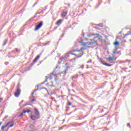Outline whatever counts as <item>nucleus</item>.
I'll list each match as a JSON object with an SVG mask.
<instances>
[{"mask_svg":"<svg viewBox=\"0 0 131 131\" xmlns=\"http://www.w3.org/2000/svg\"><path fill=\"white\" fill-rule=\"evenodd\" d=\"M111 66H112V64H107V67H110Z\"/></svg>","mask_w":131,"mask_h":131,"instance_id":"nucleus-24","label":"nucleus"},{"mask_svg":"<svg viewBox=\"0 0 131 131\" xmlns=\"http://www.w3.org/2000/svg\"><path fill=\"white\" fill-rule=\"evenodd\" d=\"M20 93H21V90H20V88H17L16 91L14 93L15 97H16V98H18V97L20 96Z\"/></svg>","mask_w":131,"mask_h":131,"instance_id":"nucleus-5","label":"nucleus"},{"mask_svg":"<svg viewBox=\"0 0 131 131\" xmlns=\"http://www.w3.org/2000/svg\"><path fill=\"white\" fill-rule=\"evenodd\" d=\"M68 105L69 106H71V102H69Z\"/></svg>","mask_w":131,"mask_h":131,"instance_id":"nucleus-25","label":"nucleus"},{"mask_svg":"<svg viewBox=\"0 0 131 131\" xmlns=\"http://www.w3.org/2000/svg\"><path fill=\"white\" fill-rule=\"evenodd\" d=\"M66 59H67V58H66L64 55V57H61L60 58H59V60H60V62H62V61H64V60H66Z\"/></svg>","mask_w":131,"mask_h":131,"instance_id":"nucleus-11","label":"nucleus"},{"mask_svg":"<svg viewBox=\"0 0 131 131\" xmlns=\"http://www.w3.org/2000/svg\"><path fill=\"white\" fill-rule=\"evenodd\" d=\"M12 122H13V121L9 122H8V123L6 124V125H7V126H8V125H9V124H11V123H12Z\"/></svg>","mask_w":131,"mask_h":131,"instance_id":"nucleus-18","label":"nucleus"},{"mask_svg":"<svg viewBox=\"0 0 131 131\" xmlns=\"http://www.w3.org/2000/svg\"><path fill=\"white\" fill-rule=\"evenodd\" d=\"M130 34H131V31H130Z\"/></svg>","mask_w":131,"mask_h":131,"instance_id":"nucleus-32","label":"nucleus"},{"mask_svg":"<svg viewBox=\"0 0 131 131\" xmlns=\"http://www.w3.org/2000/svg\"><path fill=\"white\" fill-rule=\"evenodd\" d=\"M67 14H68V12H63L61 13V16L64 18V17H66V16H67Z\"/></svg>","mask_w":131,"mask_h":131,"instance_id":"nucleus-9","label":"nucleus"},{"mask_svg":"<svg viewBox=\"0 0 131 131\" xmlns=\"http://www.w3.org/2000/svg\"><path fill=\"white\" fill-rule=\"evenodd\" d=\"M2 101H3V98H0V103L2 102Z\"/></svg>","mask_w":131,"mask_h":131,"instance_id":"nucleus-26","label":"nucleus"},{"mask_svg":"<svg viewBox=\"0 0 131 131\" xmlns=\"http://www.w3.org/2000/svg\"><path fill=\"white\" fill-rule=\"evenodd\" d=\"M7 126H8V125H7V124L5 125L2 126L1 127L2 130H4V129H5V128H6V127H7Z\"/></svg>","mask_w":131,"mask_h":131,"instance_id":"nucleus-13","label":"nucleus"},{"mask_svg":"<svg viewBox=\"0 0 131 131\" xmlns=\"http://www.w3.org/2000/svg\"><path fill=\"white\" fill-rule=\"evenodd\" d=\"M114 45L115 46H118L119 45V42H118V41H116L114 42Z\"/></svg>","mask_w":131,"mask_h":131,"instance_id":"nucleus-16","label":"nucleus"},{"mask_svg":"<svg viewBox=\"0 0 131 131\" xmlns=\"http://www.w3.org/2000/svg\"><path fill=\"white\" fill-rule=\"evenodd\" d=\"M121 33V32H119V34H120Z\"/></svg>","mask_w":131,"mask_h":131,"instance_id":"nucleus-31","label":"nucleus"},{"mask_svg":"<svg viewBox=\"0 0 131 131\" xmlns=\"http://www.w3.org/2000/svg\"><path fill=\"white\" fill-rule=\"evenodd\" d=\"M103 35H104V34H101V35H100V34H92L91 35L88 36V37H89V39H90L91 41H93V40H94L96 38H98L99 40L102 42L104 41V39H103Z\"/></svg>","mask_w":131,"mask_h":131,"instance_id":"nucleus-2","label":"nucleus"},{"mask_svg":"<svg viewBox=\"0 0 131 131\" xmlns=\"http://www.w3.org/2000/svg\"><path fill=\"white\" fill-rule=\"evenodd\" d=\"M2 124H3V122H0V126L2 125Z\"/></svg>","mask_w":131,"mask_h":131,"instance_id":"nucleus-28","label":"nucleus"},{"mask_svg":"<svg viewBox=\"0 0 131 131\" xmlns=\"http://www.w3.org/2000/svg\"><path fill=\"white\" fill-rule=\"evenodd\" d=\"M127 126L130 127V124H129V123H128V124H127Z\"/></svg>","mask_w":131,"mask_h":131,"instance_id":"nucleus-27","label":"nucleus"},{"mask_svg":"<svg viewBox=\"0 0 131 131\" xmlns=\"http://www.w3.org/2000/svg\"><path fill=\"white\" fill-rule=\"evenodd\" d=\"M98 41L96 40L92 42H88L87 38H84L82 39L81 42V46H83L80 48V50L76 49L75 50L70 51L69 52L67 53L65 55L66 58H68V57H70L71 55H74L73 53H75V52H78L79 55H83L84 54V51L86 50V48H89V46H91L94 43H97Z\"/></svg>","mask_w":131,"mask_h":131,"instance_id":"nucleus-1","label":"nucleus"},{"mask_svg":"<svg viewBox=\"0 0 131 131\" xmlns=\"http://www.w3.org/2000/svg\"><path fill=\"white\" fill-rule=\"evenodd\" d=\"M122 38H124V37H123Z\"/></svg>","mask_w":131,"mask_h":131,"instance_id":"nucleus-33","label":"nucleus"},{"mask_svg":"<svg viewBox=\"0 0 131 131\" xmlns=\"http://www.w3.org/2000/svg\"><path fill=\"white\" fill-rule=\"evenodd\" d=\"M108 60L110 61H113V60H114V57H111V56H109Z\"/></svg>","mask_w":131,"mask_h":131,"instance_id":"nucleus-15","label":"nucleus"},{"mask_svg":"<svg viewBox=\"0 0 131 131\" xmlns=\"http://www.w3.org/2000/svg\"><path fill=\"white\" fill-rule=\"evenodd\" d=\"M41 90H46L47 91H48V89H47V88H42L41 89Z\"/></svg>","mask_w":131,"mask_h":131,"instance_id":"nucleus-23","label":"nucleus"},{"mask_svg":"<svg viewBox=\"0 0 131 131\" xmlns=\"http://www.w3.org/2000/svg\"><path fill=\"white\" fill-rule=\"evenodd\" d=\"M117 38H118V39H120V36L117 37Z\"/></svg>","mask_w":131,"mask_h":131,"instance_id":"nucleus-30","label":"nucleus"},{"mask_svg":"<svg viewBox=\"0 0 131 131\" xmlns=\"http://www.w3.org/2000/svg\"><path fill=\"white\" fill-rule=\"evenodd\" d=\"M70 64H69V63H65V66L66 67H65L64 70L63 71V72L59 73V75H60V76L61 74H63V76H65L66 75V74L67 73L68 70H69V68H70Z\"/></svg>","mask_w":131,"mask_h":131,"instance_id":"nucleus-3","label":"nucleus"},{"mask_svg":"<svg viewBox=\"0 0 131 131\" xmlns=\"http://www.w3.org/2000/svg\"><path fill=\"white\" fill-rule=\"evenodd\" d=\"M36 91H38V89L35 90L34 91V92L32 93V95H34V92H36Z\"/></svg>","mask_w":131,"mask_h":131,"instance_id":"nucleus-19","label":"nucleus"},{"mask_svg":"<svg viewBox=\"0 0 131 131\" xmlns=\"http://www.w3.org/2000/svg\"><path fill=\"white\" fill-rule=\"evenodd\" d=\"M23 113H21L20 115V116H23Z\"/></svg>","mask_w":131,"mask_h":131,"instance_id":"nucleus-29","label":"nucleus"},{"mask_svg":"<svg viewBox=\"0 0 131 131\" xmlns=\"http://www.w3.org/2000/svg\"><path fill=\"white\" fill-rule=\"evenodd\" d=\"M39 58H40V56L37 55L33 60V63H36V62L39 60Z\"/></svg>","mask_w":131,"mask_h":131,"instance_id":"nucleus-6","label":"nucleus"},{"mask_svg":"<svg viewBox=\"0 0 131 131\" xmlns=\"http://www.w3.org/2000/svg\"><path fill=\"white\" fill-rule=\"evenodd\" d=\"M34 111L35 115L38 117H39V112H38V110H37V108H34Z\"/></svg>","mask_w":131,"mask_h":131,"instance_id":"nucleus-10","label":"nucleus"},{"mask_svg":"<svg viewBox=\"0 0 131 131\" xmlns=\"http://www.w3.org/2000/svg\"><path fill=\"white\" fill-rule=\"evenodd\" d=\"M30 112H31L30 110H27V111H24L23 112V113H30Z\"/></svg>","mask_w":131,"mask_h":131,"instance_id":"nucleus-14","label":"nucleus"},{"mask_svg":"<svg viewBox=\"0 0 131 131\" xmlns=\"http://www.w3.org/2000/svg\"><path fill=\"white\" fill-rule=\"evenodd\" d=\"M63 19H59L56 23V25H58V26H60L61 24H62V23L63 22Z\"/></svg>","mask_w":131,"mask_h":131,"instance_id":"nucleus-8","label":"nucleus"},{"mask_svg":"<svg viewBox=\"0 0 131 131\" xmlns=\"http://www.w3.org/2000/svg\"><path fill=\"white\" fill-rule=\"evenodd\" d=\"M30 118L32 119V120H36V119H38L39 117L38 116H31Z\"/></svg>","mask_w":131,"mask_h":131,"instance_id":"nucleus-7","label":"nucleus"},{"mask_svg":"<svg viewBox=\"0 0 131 131\" xmlns=\"http://www.w3.org/2000/svg\"><path fill=\"white\" fill-rule=\"evenodd\" d=\"M14 126V124H12L9 126V127H13Z\"/></svg>","mask_w":131,"mask_h":131,"instance_id":"nucleus-22","label":"nucleus"},{"mask_svg":"<svg viewBox=\"0 0 131 131\" xmlns=\"http://www.w3.org/2000/svg\"><path fill=\"white\" fill-rule=\"evenodd\" d=\"M35 101H36V99H34L32 100L31 102H35Z\"/></svg>","mask_w":131,"mask_h":131,"instance_id":"nucleus-21","label":"nucleus"},{"mask_svg":"<svg viewBox=\"0 0 131 131\" xmlns=\"http://www.w3.org/2000/svg\"><path fill=\"white\" fill-rule=\"evenodd\" d=\"M30 128H31L32 129H33V128H34V125L33 124H31L30 126Z\"/></svg>","mask_w":131,"mask_h":131,"instance_id":"nucleus-17","label":"nucleus"},{"mask_svg":"<svg viewBox=\"0 0 131 131\" xmlns=\"http://www.w3.org/2000/svg\"><path fill=\"white\" fill-rule=\"evenodd\" d=\"M43 25V21H40L38 25L35 26V28L34 29L35 31H37L39 29H40L42 26Z\"/></svg>","mask_w":131,"mask_h":131,"instance_id":"nucleus-4","label":"nucleus"},{"mask_svg":"<svg viewBox=\"0 0 131 131\" xmlns=\"http://www.w3.org/2000/svg\"><path fill=\"white\" fill-rule=\"evenodd\" d=\"M50 75L51 76H52V75L56 76V75H57V72L56 71L52 72Z\"/></svg>","mask_w":131,"mask_h":131,"instance_id":"nucleus-12","label":"nucleus"},{"mask_svg":"<svg viewBox=\"0 0 131 131\" xmlns=\"http://www.w3.org/2000/svg\"><path fill=\"white\" fill-rule=\"evenodd\" d=\"M103 65H105V66H108V63H103Z\"/></svg>","mask_w":131,"mask_h":131,"instance_id":"nucleus-20","label":"nucleus"}]
</instances>
